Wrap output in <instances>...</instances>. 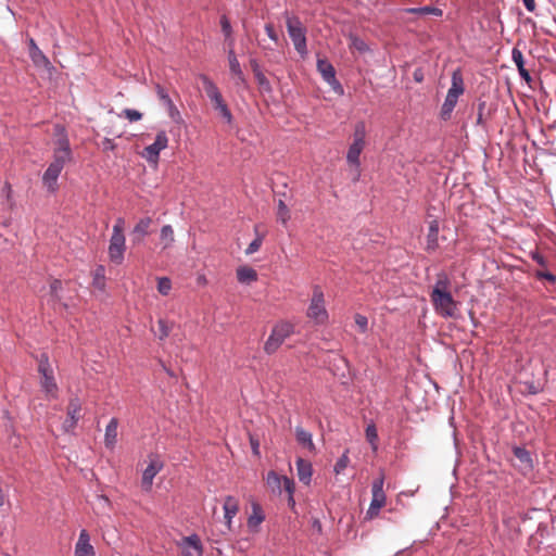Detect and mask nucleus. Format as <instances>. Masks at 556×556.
Returning a JSON list of instances; mask_svg holds the SVG:
<instances>
[{
    "instance_id": "obj_34",
    "label": "nucleus",
    "mask_w": 556,
    "mask_h": 556,
    "mask_svg": "<svg viewBox=\"0 0 556 556\" xmlns=\"http://www.w3.org/2000/svg\"><path fill=\"white\" fill-rule=\"evenodd\" d=\"M353 142L366 144V126L363 122H358L354 127Z\"/></svg>"
},
{
    "instance_id": "obj_62",
    "label": "nucleus",
    "mask_w": 556,
    "mask_h": 556,
    "mask_svg": "<svg viewBox=\"0 0 556 556\" xmlns=\"http://www.w3.org/2000/svg\"><path fill=\"white\" fill-rule=\"evenodd\" d=\"M182 556H193V555H192V553H191V552H188V551H187V552H184V553H182Z\"/></svg>"
},
{
    "instance_id": "obj_7",
    "label": "nucleus",
    "mask_w": 556,
    "mask_h": 556,
    "mask_svg": "<svg viewBox=\"0 0 556 556\" xmlns=\"http://www.w3.org/2000/svg\"><path fill=\"white\" fill-rule=\"evenodd\" d=\"M124 219L118 218L113 226L109 244L110 260L115 264H122L126 250L125 236L123 233Z\"/></svg>"
},
{
    "instance_id": "obj_43",
    "label": "nucleus",
    "mask_w": 556,
    "mask_h": 556,
    "mask_svg": "<svg viewBox=\"0 0 556 556\" xmlns=\"http://www.w3.org/2000/svg\"><path fill=\"white\" fill-rule=\"evenodd\" d=\"M366 439L367 441L376 448V441L378 439V433L376 426L374 424H370L366 427Z\"/></svg>"
},
{
    "instance_id": "obj_8",
    "label": "nucleus",
    "mask_w": 556,
    "mask_h": 556,
    "mask_svg": "<svg viewBox=\"0 0 556 556\" xmlns=\"http://www.w3.org/2000/svg\"><path fill=\"white\" fill-rule=\"evenodd\" d=\"M54 137L55 140L52 156L71 162L72 149L66 129L63 125L56 124L54 126Z\"/></svg>"
},
{
    "instance_id": "obj_4",
    "label": "nucleus",
    "mask_w": 556,
    "mask_h": 556,
    "mask_svg": "<svg viewBox=\"0 0 556 556\" xmlns=\"http://www.w3.org/2000/svg\"><path fill=\"white\" fill-rule=\"evenodd\" d=\"M38 372L41 375L40 386L47 397L54 399L56 396L58 384L54 379L53 368L49 363L47 353H41L37 357Z\"/></svg>"
},
{
    "instance_id": "obj_9",
    "label": "nucleus",
    "mask_w": 556,
    "mask_h": 556,
    "mask_svg": "<svg viewBox=\"0 0 556 556\" xmlns=\"http://www.w3.org/2000/svg\"><path fill=\"white\" fill-rule=\"evenodd\" d=\"M266 483L270 490L278 495H281L282 491H286L289 495V501L294 504V482L291 479L285 476L280 477L275 471H269L267 473Z\"/></svg>"
},
{
    "instance_id": "obj_1",
    "label": "nucleus",
    "mask_w": 556,
    "mask_h": 556,
    "mask_svg": "<svg viewBox=\"0 0 556 556\" xmlns=\"http://www.w3.org/2000/svg\"><path fill=\"white\" fill-rule=\"evenodd\" d=\"M448 285L447 276L440 274L430 294L434 311L444 318L455 317L457 311V304L448 291Z\"/></svg>"
},
{
    "instance_id": "obj_25",
    "label": "nucleus",
    "mask_w": 556,
    "mask_h": 556,
    "mask_svg": "<svg viewBox=\"0 0 556 556\" xmlns=\"http://www.w3.org/2000/svg\"><path fill=\"white\" fill-rule=\"evenodd\" d=\"M317 71L321 75L323 79L328 83L329 80H334L336 70L333 65L326 59L317 60Z\"/></svg>"
},
{
    "instance_id": "obj_12",
    "label": "nucleus",
    "mask_w": 556,
    "mask_h": 556,
    "mask_svg": "<svg viewBox=\"0 0 556 556\" xmlns=\"http://www.w3.org/2000/svg\"><path fill=\"white\" fill-rule=\"evenodd\" d=\"M149 465L143 470L142 473V488L144 490H150L153 483L154 477L162 470L163 463L159 459L156 455L149 456Z\"/></svg>"
},
{
    "instance_id": "obj_2",
    "label": "nucleus",
    "mask_w": 556,
    "mask_h": 556,
    "mask_svg": "<svg viewBox=\"0 0 556 556\" xmlns=\"http://www.w3.org/2000/svg\"><path fill=\"white\" fill-rule=\"evenodd\" d=\"M464 91L465 86L462 73L459 70H456L452 73L451 87L447 90L446 97L441 106L440 115L443 121L450 119L451 114L458 102V98L464 93Z\"/></svg>"
},
{
    "instance_id": "obj_22",
    "label": "nucleus",
    "mask_w": 556,
    "mask_h": 556,
    "mask_svg": "<svg viewBox=\"0 0 556 556\" xmlns=\"http://www.w3.org/2000/svg\"><path fill=\"white\" fill-rule=\"evenodd\" d=\"M299 480L304 484H309L313 475L312 464L303 458H298L295 462Z\"/></svg>"
},
{
    "instance_id": "obj_58",
    "label": "nucleus",
    "mask_w": 556,
    "mask_h": 556,
    "mask_svg": "<svg viewBox=\"0 0 556 556\" xmlns=\"http://www.w3.org/2000/svg\"><path fill=\"white\" fill-rule=\"evenodd\" d=\"M250 63H251V67H252L254 76L263 73L256 60L253 59L250 61Z\"/></svg>"
},
{
    "instance_id": "obj_13",
    "label": "nucleus",
    "mask_w": 556,
    "mask_h": 556,
    "mask_svg": "<svg viewBox=\"0 0 556 556\" xmlns=\"http://www.w3.org/2000/svg\"><path fill=\"white\" fill-rule=\"evenodd\" d=\"M155 91L157 94V98L163 103V105L167 109L169 117L175 122L179 123L181 121V115L176 105L174 104L173 100L170 99L168 92L164 87H162L160 84L155 86Z\"/></svg>"
},
{
    "instance_id": "obj_35",
    "label": "nucleus",
    "mask_w": 556,
    "mask_h": 556,
    "mask_svg": "<svg viewBox=\"0 0 556 556\" xmlns=\"http://www.w3.org/2000/svg\"><path fill=\"white\" fill-rule=\"evenodd\" d=\"M264 236L258 232L257 227H255V238L251 241V243L245 249V254L251 255L257 252L263 243Z\"/></svg>"
},
{
    "instance_id": "obj_3",
    "label": "nucleus",
    "mask_w": 556,
    "mask_h": 556,
    "mask_svg": "<svg viewBox=\"0 0 556 556\" xmlns=\"http://www.w3.org/2000/svg\"><path fill=\"white\" fill-rule=\"evenodd\" d=\"M286 15L288 35L291 38L296 52L304 58L307 54L306 28L298 16Z\"/></svg>"
},
{
    "instance_id": "obj_54",
    "label": "nucleus",
    "mask_w": 556,
    "mask_h": 556,
    "mask_svg": "<svg viewBox=\"0 0 556 556\" xmlns=\"http://www.w3.org/2000/svg\"><path fill=\"white\" fill-rule=\"evenodd\" d=\"M265 31L270 40H273L275 42L278 41V35L276 34L274 26L271 24L265 25Z\"/></svg>"
},
{
    "instance_id": "obj_45",
    "label": "nucleus",
    "mask_w": 556,
    "mask_h": 556,
    "mask_svg": "<svg viewBox=\"0 0 556 556\" xmlns=\"http://www.w3.org/2000/svg\"><path fill=\"white\" fill-rule=\"evenodd\" d=\"M122 114L131 123L138 122L142 118V114L135 109H125Z\"/></svg>"
},
{
    "instance_id": "obj_16",
    "label": "nucleus",
    "mask_w": 556,
    "mask_h": 556,
    "mask_svg": "<svg viewBox=\"0 0 556 556\" xmlns=\"http://www.w3.org/2000/svg\"><path fill=\"white\" fill-rule=\"evenodd\" d=\"M75 556H94L93 546L90 544V535L87 530L83 529L79 533L78 541L75 545Z\"/></svg>"
},
{
    "instance_id": "obj_18",
    "label": "nucleus",
    "mask_w": 556,
    "mask_h": 556,
    "mask_svg": "<svg viewBox=\"0 0 556 556\" xmlns=\"http://www.w3.org/2000/svg\"><path fill=\"white\" fill-rule=\"evenodd\" d=\"M514 456L519 460L520 470L529 472L533 469V460L528 450L521 446L513 448Z\"/></svg>"
},
{
    "instance_id": "obj_32",
    "label": "nucleus",
    "mask_w": 556,
    "mask_h": 556,
    "mask_svg": "<svg viewBox=\"0 0 556 556\" xmlns=\"http://www.w3.org/2000/svg\"><path fill=\"white\" fill-rule=\"evenodd\" d=\"M160 239H161L163 250H166L173 245V243L175 241V237H174V229L170 225H164L161 228Z\"/></svg>"
},
{
    "instance_id": "obj_10",
    "label": "nucleus",
    "mask_w": 556,
    "mask_h": 556,
    "mask_svg": "<svg viewBox=\"0 0 556 556\" xmlns=\"http://www.w3.org/2000/svg\"><path fill=\"white\" fill-rule=\"evenodd\" d=\"M66 163L68 161L52 156V162L42 175V184L49 191L58 189V179Z\"/></svg>"
},
{
    "instance_id": "obj_63",
    "label": "nucleus",
    "mask_w": 556,
    "mask_h": 556,
    "mask_svg": "<svg viewBox=\"0 0 556 556\" xmlns=\"http://www.w3.org/2000/svg\"><path fill=\"white\" fill-rule=\"evenodd\" d=\"M314 525H315V527H318V529H320V527H321L320 522L318 520H315Z\"/></svg>"
},
{
    "instance_id": "obj_17",
    "label": "nucleus",
    "mask_w": 556,
    "mask_h": 556,
    "mask_svg": "<svg viewBox=\"0 0 556 556\" xmlns=\"http://www.w3.org/2000/svg\"><path fill=\"white\" fill-rule=\"evenodd\" d=\"M223 509L227 529L231 530L232 519L239 510L238 501L231 495L226 496Z\"/></svg>"
},
{
    "instance_id": "obj_61",
    "label": "nucleus",
    "mask_w": 556,
    "mask_h": 556,
    "mask_svg": "<svg viewBox=\"0 0 556 556\" xmlns=\"http://www.w3.org/2000/svg\"><path fill=\"white\" fill-rule=\"evenodd\" d=\"M414 78L416 81H421L422 79V75L421 74H418L417 72L414 74Z\"/></svg>"
},
{
    "instance_id": "obj_21",
    "label": "nucleus",
    "mask_w": 556,
    "mask_h": 556,
    "mask_svg": "<svg viewBox=\"0 0 556 556\" xmlns=\"http://www.w3.org/2000/svg\"><path fill=\"white\" fill-rule=\"evenodd\" d=\"M118 420L113 417L105 427L104 444L106 448L113 450L117 443Z\"/></svg>"
},
{
    "instance_id": "obj_40",
    "label": "nucleus",
    "mask_w": 556,
    "mask_h": 556,
    "mask_svg": "<svg viewBox=\"0 0 556 556\" xmlns=\"http://www.w3.org/2000/svg\"><path fill=\"white\" fill-rule=\"evenodd\" d=\"M214 110L219 114V116L227 123L231 124L232 122V114L226 104V102L219 104L218 106L214 108Z\"/></svg>"
},
{
    "instance_id": "obj_39",
    "label": "nucleus",
    "mask_w": 556,
    "mask_h": 556,
    "mask_svg": "<svg viewBox=\"0 0 556 556\" xmlns=\"http://www.w3.org/2000/svg\"><path fill=\"white\" fill-rule=\"evenodd\" d=\"M386 502H381L378 500H371L369 508L366 513L367 518L372 519L378 516L379 510L384 506Z\"/></svg>"
},
{
    "instance_id": "obj_26",
    "label": "nucleus",
    "mask_w": 556,
    "mask_h": 556,
    "mask_svg": "<svg viewBox=\"0 0 556 556\" xmlns=\"http://www.w3.org/2000/svg\"><path fill=\"white\" fill-rule=\"evenodd\" d=\"M438 237H439V223L438 220H432L429 225V231L427 235L426 249L427 251H434L438 245Z\"/></svg>"
},
{
    "instance_id": "obj_57",
    "label": "nucleus",
    "mask_w": 556,
    "mask_h": 556,
    "mask_svg": "<svg viewBox=\"0 0 556 556\" xmlns=\"http://www.w3.org/2000/svg\"><path fill=\"white\" fill-rule=\"evenodd\" d=\"M522 2H523L525 8L529 12H533L535 10V8H536L535 0H522Z\"/></svg>"
},
{
    "instance_id": "obj_20",
    "label": "nucleus",
    "mask_w": 556,
    "mask_h": 556,
    "mask_svg": "<svg viewBox=\"0 0 556 556\" xmlns=\"http://www.w3.org/2000/svg\"><path fill=\"white\" fill-rule=\"evenodd\" d=\"M81 409L80 402L77 397L70 400L67 408V419L65 420L64 427L66 430L74 428L79 419V412Z\"/></svg>"
},
{
    "instance_id": "obj_5",
    "label": "nucleus",
    "mask_w": 556,
    "mask_h": 556,
    "mask_svg": "<svg viewBox=\"0 0 556 556\" xmlns=\"http://www.w3.org/2000/svg\"><path fill=\"white\" fill-rule=\"evenodd\" d=\"M294 332V326L289 321L276 324L264 344V352L271 355L278 351L282 343Z\"/></svg>"
},
{
    "instance_id": "obj_36",
    "label": "nucleus",
    "mask_w": 556,
    "mask_h": 556,
    "mask_svg": "<svg viewBox=\"0 0 556 556\" xmlns=\"http://www.w3.org/2000/svg\"><path fill=\"white\" fill-rule=\"evenodd\" d=\"M265 519L264 514L262 513L261 508L256 505L253 506V514L248 519V526L250 528L257 527L260 523H262Z\"/></svg>"
},
{
    "instance_id": "obj_37",
    "label": "nucleus",
    "mask_w": 556,
    "mask_h": 556,
    "mask_svg": "<svg viewBox=\"0 0 556 556\" xmlns=\"http://www.w3.org/2000/svg\"><path fill=\"white\" fill-rule=\"evenodd\" d=\"M290 211L286 203L282 200L278 201V208H277V219L283 225H287V223L290 219Z\"/></svg>"
},
{
    "instance_id": "obj_50",
    "label": "nucleus",
    "mask_w": 556,
    "mask_h": 556,
    "mask_svg": "<svg viewBox=\"0 0 556 556\" xmlns=\"http://www.w3.org/2000/svg\"><path fill=\"white\" fill-rule=\"evenodd\" d=\"M62 288V282L61 280L59 279H54L51 283H50V292H51V295L54 298V299H59V291L61 290Z\"/></svg>"
},
{
    "instance_id": "obj_60",
    "label": "nucleus",
    "mask_w": 556,
    "mask_h": 556,
    "mask_svg": "<svg viewBox=\"0 0 556 556\" xmlns=\"http://www.w3.org/2000/svg\"><path fill=\"white\" fill-rule=\"evenodd\" d=\"M355 47L359 50V51H364L365 50V43L363 41H359L358 43H355Z\"/></svg>"
},
{
    "instance_id": "obj_28",
    "label": "nucleus",
    "mask_w": 556,
    "mask_h": 556,
    "mask_svg": "<svg viewBox=\"0 0 556 556\" xmlns=\"http://www.w3.org/2000/svg\"><path fill=\"white\" fill-rule=\"evenodd\" d=\"M295 438L299 444L306 447L308 451L315 450L312 433L301 427L295 428Z\"/></svg>"
},
{
    "instance_id": "obj_14",
    "label": "nucleus",
    "mask_w": 556,
    "mask_h": 556,
    "mask_svg": "<svg viewBox=\"0 0 556 556\" xmlns=\"http://www.w3.org/2000/svg\"><path fill=\"white\" fill-rule=\"evenodd\" d=\"M200 79L203 84V88L207 98L213 104V108H216L225 102L218 87L208 76L202 74L200 75Z\"/></svg>"
},
{
    "instance_id": "obj_47",
    "label": "nucleus",
    "mask_w": 556,
    "mask_h": 556,
    "mask_svg": "<svg viewBox=\"0 0 556 556\" xmlns=\"http://www.w3.org/2000/svg\"><path fill=\"white\" fill-rule=\"evenodd\" d=\"M511 60L517 67L525 65L523 54L518 48H513Z\"/></svg>"
},
{
    "instance_id": "obj_53",
    "label": "nucleus",
    "mask_w": 556,
    "mask_h": 556,
    "mask_svg": "<svg viewBox=\"0 0 556 556\" xmlns=\"http://www.w3.org/2000/svg\"><path fill=\"white\" fill-rule=\"evenodd\" d=\"M531 257L534 262H536L540 266L542 267H546L547 266V261L546 258L540 254L539 252H532L531 253Z\"/></svg>"
},
{
    "instance_id": "obj_24",
    "label": "nucleus",
    "mask_w": 556,
    "mask_h": 556,
    "mask_svg": "<svg viewBox=\"0 0 556 556\" xmlns=\"http://www.w3.org/2000/svg\"><path fill=\"white\" fill-rule=\"evenodd\" d=\"M92 287L100 293L105 294V267L98 265L92 273Z\"/></svg>"
},
{
    "instance_id": "obj_19",
    "label": "nucleus",
    "mask_w": 556,
    "mask_h": 556,
    "mask_svg": "<svg viewBox=\"0 0 556 556\" xmlns=\"http://www.w3.org/2000/svg\"><path fill=\"white\" fill-rule=\"evenodd\" d=\"M365 144L352 142L349 147L348 153H346V162L350 166H353L357 172V177L359 176V155L362 151L364 150Z\"/></svg>"
},
{
    "instance_id": "obj_44",
    "label": "nucleus",
    "mask_w": 556,
    "mask_h": 556,
    "mask_svg": "<svg viewBox=\"0 0 556 556\" xmlns=\"http://www.w3.org/2000/svg\"><path fill=\"white\" fill-rule=\"evenodd\" d=\"M184 542L186 544L190 545L191 547H193L194 549H197L198 552H200V553L202 552L201 541L195 533L185 536Z\"/></svg>"
},
{
    "instance_id": "obj_23",
    "label": "nucleus",
    "mask_w": 556,
    "mask_h": 556,
    "mask_svg": "<svg viewBox=\"0 0 556 556\" xmlns=\"http://www.w3.org/2000/svg\"><path fill=\"white\" fill-rule=\"evenodd\" d=\"M227 56L229 63V71L231 75H233L238 79V81L244 83V75L241 70L238 58L235 53V49H228Z\"/></svg>"
},
{
    "instance_id": "obj_59",
    "label": "nucleus",
    "mask_w": 556,
    "mask_h": 556,
    "mask_svg": "<svg viewBox=\"0 0 556 556\" xmlns=\"http://www.w3.org/2000/svg\"><path fill=\"white\" fill-rule=\"evenodd\" d=\"M7 502L5 493L0 489V506H3Z\"/></svg>"
},
{
    "instance_id": "obj_41",
    "label": "nucleus",
    "mask_w": 556,
    "mask_h": 556,
    "mask_svg": "<svg viewBox=\"0 0 556 556\" xmlns=\"http://www.w3.org/2000/svg\"><path fill=\"white\" fill-rule=\"evenodd\" d=\"M172 290V281L167 277H161L157 279V291L162 295H167Z\"/></svg>"
},
{
    "instance_id": "obj_31",
    "label": "nucleus",
    "mask_w": 556,
    "mask_h": 556,
    "mask_svg": "<svg viewBox=\"0 0 556 556\" xmlns=\"http://www.w3.org/2000/svg\"><path fill=\"white\" fill-rule=\"evenodd\" d=\"M407 14H417V15H434L440 17L443 15V11L440 8L426 5L419 8H407L404 10Z\"/></svg>"
},
{
    "instance_id": "obj_30",
    "label": "nucleus",
    "mask_w": 556,
    "mask_h": 556,
    "mask_svg": "<svg viewBox=\"0 0 556 556\" xmlns=\"http://www.w3.org/2000/svg\"><path fill=\"white\" fill-rule=\"evenodd\" d=\"M220 27H222V31L224 34V37H225V41L228 46V49H233L235 48V38L232 36V26L228 20V17L226 15H222L220 16Z\"/></svg>"
},
{
    "instance_id": "obj_11",
    "label": "nucleus",
    "mask_w": 556,
    "mask_h": 556,
    "mask_svg": "<svg viewBox=\"0 0 556 556\" xmlns=\"http://www.w3.org/2000/svg\"><path fill=\"white\" fill-rule=\"evenodd\" d=\"M168 146V138L164 130L156 134L155 140L152 144L147 146L141 155L148 163H157L160 153Z\"/></svg>"
},
{
    "instance_id": "obj_56",
    "label": "nucleus",
    "mask_w": 556,
    "mask_h": 556,
    "mask_svg": "<svg viewBox=\"0 0 556 556\" xmlns=\"http://www.w3.org/2000/svg\"><path fill=\"white\" fill-rule=\"evenodd\" d=\"M518 68V72H519V75L522 79H525L526 81H530L531 80V75L530 73L525 68V65L523 66H519L517 67Z\"/></svg>"
},
{
    "instance_id": "obj_55",
    "label": "nucleus",
    "mask_w": 556,
    "mask_h": 556,
    "mask_svg": "<svg viewBox=\"0 0 556 556\" xmlns=\"http://www.w3.org/2000/svg\"><path fill=\"white\" fill-rule=\"evenodd\" d=\"M485 109V102L481 101L478 104V117H477V124L483 123V111Z\"/></svg>"
},
{
    "instance_id": "obj_42",
    "label": "nucleus",
    "mask_w": 556,
    "mask_h": 556,
    "mask_svg": "<svg viewBox=\"0 0 556 556\" xmlns=\"http://www.w3.org/2000/svg\"><path fill=\"white\" fill-rule=\"evenodd\" d=\"M349 456H348V452L343 453L336 462V465H334V472L337 475L341 473L349 465Z\"/></svg>"
},
{
    "instance_id": "obj_27",
    "label": "nucleus",
    "mask_w": 556,
    "mask_h": 556,
    "mask_svg": "<svg viewBox=\"0 0 556 556\" xmlns=\"http://www.w3.org/2000/svg\"><path fill=\"white\" fill-rule=\"evenodd\" d=\"M237 279L240 283L249 285L257 279L256 270L250 266H240L237 268Z\"/></svg>"
},
{
    "instance_id": "obj_15",
    "label": "nucleus",
    "mask_w": 556,
    "mask_h": 556,
    "mask_svg": "<svg viewBox=\"0 0 556 556\" xmlns=\"http://www.w3.org/2000/svg\"><path fill=\"white\" fill-rule=\"evenodd\" d=\"M29 58L36 67H42L47 71L53 70L51 62L39 49V47L33 38L29 39Z\"/></svg>"
},
{
    "instance_id": "obj_48",
    "label": "nucleus",
    "mask_w": 556,
    "mask_h": 556,
    "mask_svg": "<svg viewBox=\"0 0 556 556\" xmlns=\"http://www.w3.org/2000/svg\"><path fill=\"white\" fill-rule=\"evenodd\" d=\"M535 277L538 279H545L547 280L548 282L551 283H555L556 282V276L547 270H536L535 271Z\"/></svg>"
},
{
    "instance_id": "obj_6",
    "label": "nucleus",
    "mask_w": 556,
    "mask_h": 556,
    "mask_svg": "<svg viewBox=\"0 0 556 556\" xmlns=\"http://www.w3.org/2000/svg\"><path fill=\"white\" fill-rule=\"evenodd\" d=\"M306 315L316 325H325L328 321L329 315L326 309L325 295L319 286L313 287V294Z\"/></svg>"
},
{
    "instance_id": "obj_49",
    "label": "nucleus",
    "mask_w": 556,
    "mask_h": 556,
    "mask_svg": "<svg viewBox=\"0 0 556 556\" xmlns=\"http://www.w3.org/2000/svg\"><path fill=\"white\" fill-rule=\"evenodd\" d=\"M355 324H356V326L359 328V330L362 332H366L367 331L368 319H367L366 316L361 315V314H356L355 315Z\"/></svg>"
},
{
    "instance_id": "obj_38",
    "label": "nucleus",
    "mask_w": 556,
    "mask_h": 556,
    "mask_svg": "<svg viewBox=\"0 0 556 556\" xmlns=\"http://www.w3.org/2000/svg\"><path fill=\"white\" fill-rule=\"evenodd\" d=\"M255 77V80L260 87V90L265 93H270L273 91L271 85L269 80L266 78L264 73L257 74Z\"/></svg>"
},
{
    "instance_id": "obj_51",
    "label": "nucleus",
    "mask_w": 556,
    "mask_h": 556,
    "mask_svg": "<svg viewBox=\"0 0 556 556\" xmlns=\"http://www.w3.org/2000/svg\"><path fill=\"white\" fill-rule=\"evenodd\" d=\"M250 445H251L253 455H255L256 457H260L261 456L260 441L256 437L250 435Z\"/></svg>"
},
{
    "instance_id": "obj_46",
    "label": "nucleus",
    "mask_w": 556,
    "mask_h": 556,
    "mask_svg": "<svg viewBox=\"0 0 556 556\" xmlns=\"http://www.w3.org/2000/svg\"><path fill=\"white\" fill-rule=\"evenodd\" d=\"M157 326H159L157 337L160 340H164L165 338L168 337L170 328L165 319H160L157 323Z\"/></svg>"
},
{
    "instance_id": "obj_33",
    "label": "nucleus",
    "mask_w": 556,
    "mask_h": 556,
    "mask_svg": "<svg viewBox=\"0 0 556 556\" xmlns=\"http://www.w3.org/2000/svg\"><path fill=\"white\" fill-rule=\"evenodd\" d=\"M383 483H384V479H383L382 476L379 477V478H376L372 481V485H371L372 498L371 500H378V501H381V502H386V494H384V491H383Z\"/></svg>"
},
{
    "instance_id": "obj_29",
    "label": "nucleus",
    "mask_w": 556,
    "mask_h": 556,
    "mask_svg": "<svg viewBox=\"0 0 556 556\" xmlns=\"http://www.w3.org/2000/svg\"><path fill=\"white\" fill-rule=\"evenodd\" d=\"M152 223L150 217H143L139 219V222L134 227L132 233L135 237V242H140V240L149 233V228Z\"/></svg>"
},
{
    "instance_id": "obj_52",
    "label": "nucleus",
    "mask_w": 556,
    "mask_h": 556,
    "mask_svg": "<svg viewBox=\"0 0 556 556\" xmlns=\"http://www.w3.org/2000/svg\"><path fill=\"white\" fill-rule=\"evenodd\" d=\"M327 84L332 88V90L336 93H338L340 96H342L344 93V89H343L342 85L336 77H334V80H329Z\"/></svg>"
}]
</instances>
